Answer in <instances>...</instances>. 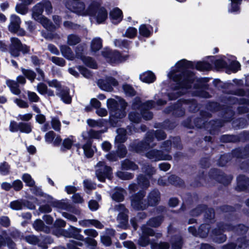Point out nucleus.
Instances as JSON below:
<instances>
[{
    "mask_svg": "<svg viewBox=\"0 0 249 249\" xmlns=\"http://www.w3.org/2000/svg\"><path fill=\"white\" fill-rule=\"evenodd\" d=\"M193 67L192 62L183 59L177 63L168 74L170 79L176 83V85L172 87V92L168 94L170 100L175 99L186 93L191 88L195 77L187 69Z\"/></svg>",
    "mask_w": 249,
    "mask_h": 249,
    "instance_id": "nucleus-1",
    "label": "nucleus"
},
{
    "mask_svg": "<svg viewBox=\"0 0 249 249\" xmlns=\"http://www.w3.org/2000/svg\"><path fill=\"white\" fill-rule=\"evenodd\" d=\"M65 5L67 8L78 15L93 17L98 23H103L107 17V12L105 8L95 0H92L87 9L85 8L84 2L82 1H67Z\"/></svg>",
    "mask_w": 249,
    "mask_h": 249,
    "instance_id": "nucleus-2",
    "label": "nucleus"
},
{
    "mask_svg": "<svg viewBox=\"0 0 249 249\" xmlns=\"http://www.w3.org/2000/svg\"><path fill=\"white\" fill-rule=\"evenodd\" d=\"M166 137V134L162 130L149 131L146 133L143 140L138 142H132L130 145L129 149L137 153L143 152L149 148H153L157 145V143L154 142L155 137L158 141H160L165 139Z\"/></svg>",
    "mask_w": 249,
    "mask_h": 249,
    "instance_id": "nucleus-3",
    "label": "nucleus"
},
{
    "mask_svg": "<svg viewBox=\"0 0 249 249\" xmlns=\"http://www.w3.org/2000/svg\"><path fill=\"white\" fill-rule=\"evenodd\" d=\"M107 106L111 114L110 123L113 126H116L118 119L124 118L126 115L125 108L127 104L123 100L118 102L111 98L107 100Z\"/></svg>",
    "mask_w": 249,
    "mask_h": 249,
    "instance_id": "nucleus-4",
    "label": "nucleus"
},
{
    "mask_svg": "<svg viewBox=\"0 0 249 249\" xmlns=\"http://www.w3.org/2000/svg\"><path fill=\"white\" fill-rule=\"evenodd\" d=\"M45 203V205L40 206L39 211L41 213H49L52 209V207H55L58 209L65 210L77 215L81 213L80 208L75 204L77 203Z\"/></svg>",
    "mask_w": 249,
    "mask_h": 249,
    "instance_id": "nucleus-5",
    "label": "nucleus"
},
{
    "mask_svg": "<svg viewBox=\"0 0 249 249\" xmlns=\"http://www.w3.org/2000/svg\"><path fill=\"white\" fill-rule=\"evenodd\" d=\"M154 101L149 100L142 104L139 98H136L133 102L132 107L134 109H138L144 119L149 120L153 118V113L148 110L154 107Z\"/></svg>",
    "mask_w": 249,
    "mask_h": 249,
    "instance_id": "nucleus-6",
    "label": "nucleus"
},
{
    "mask_svg": "<svg viewBox=\"0 0 249 249\" xmlns=\"http://www.w3.org/2000/svg\"><path fill=\"white\" fill-rule=\"evenodd\" d=\"M10 42L11 43L9 45V52L11 56L18 57L20 55V52H21L23 54L29 53V47L26 45L22 44L18 38L11 37Z\"/></svg>",
    "mask_w": 249,
    "mask_h": 249,
    "instance_id": "nucleus-7",
    "label": "nucleus"
},
{
    "mask_svg": "<svg viewBox=\"0 0 249 249\" xmlns=\"http://www.w3.org/2000/svg\"><path fill=\"white\" fill-rule=\"evenodd\" d=\"M44 9L47 14L52 13L53 7L49 1H42L34 6L32 9L33 18L36 20L40 19Z\"/></svg>",
    "mask_w": 249,
    "mask_h": 249,
    "instance_id": "nucleus-8",
    "label": "nucleus"
},
{
    "mask_svg": "<svg viewBox=\"0 0 249 249\" xmlns=\"http://www.w3.org/2000/svg\"><path fill=\"white\" fill-rule=\"evenodd\" d=\"M60 234L67 238H72L79 241H84V236L80 234L82 229L70 225L67 230L61 229L59 230Z\"/></svg>",
    "mask_w": 249,
    "mask_h": 249,
    "instance_id": "nucleus-9",
    "label": "nucleus"
},
{
    "mask_svg": "<svg viewBox=\"0 0 249 249\" xmlns=\"http://www.w3.org/2000/svg\"><path fill=\"white\" fill-rule=\"evenodd\" d=\"M145 156L153 161L159 160H170L172 156L168 153H164L163 151L156 149H151L145 153Z\"/></svg>",
    "mask_w": 249,
    "mask_h": 249,
    "instance_id": "nucleus-10",
    "label": "nucleus"
},
{
    "mask_svg": "<svg viewBox=\"0 0 249 249\" xmlns=\"http://www.w3.org/2000/svg\"><path fill=\"white\" fill-rule=\"evenodd\" d=\"M102 55L107 59V60L110 63H119L126 60L128 55H122L117 51L111 52L105 50L102 52Z\"/></svg>",
    "mask_w": 249,
    "mask_h": 249,
    "instance_id": "nucleus-11",
    "label": "nucleus"
},
{
    "mask_svg": "<svg viewBox=\"0 0 249 249\" xmlns=\"http://www.w3.org/2000/svg\"><path fill=\"white\" fill-rule=\"evenodd\" d=\"M220 210L226 213L224 216V220L229 222H235L238 219V216L235 212V208L231 206L224 205L220 207Z\"/></svg>",
    "mask_w": 249,
    "mask_h": 249,
    "instance_id": "nucleus-12",
    "label": "nucleus"
},
{
    "mask_svg": "<svg viewBox=\"0 0 249 249\" xmlns=\"http://www.w3.org/2000/svg\"><path fill=\"white\" fill-rule=\"evenodd\" d=\"M96 175L101 181L105 180L111 170V168L106 165L103 161H99L96 166Z\"/></svg>",
    "mask_w": 249,
    "mask_h": 249,
    "instance_id": "nucleus-13",
    "label": "nucleus"
},
{
    "mask_svg": "<svg viewBox=\"0 0 249 249\" xmlns=\"http://www.w3.org/2000/svg\"><path fill=\"white\" fill-rule=\"evenodd\" d=\"M118 84V81L112 77H107L105 79H100L97 82V85L100 89L108 92L113 90L112 86H116Z\"/></svg>",
    "mask_w": 249,
    "mask_h": 249,
    "instance_id": "nucleus-14",
    "label": "nucleus"
},
{
    "mask_svg": "<svg viewBox=\"0 0 249 249\" xmlns=\"http://www.w3.org/2000/svg\"><path fill=\"white\" fill-rule=\"evenodd\" d=\"M26 79L23 76L19 75L17 78V81L11 80H7L6 83L10 89L11 92L16 95H19L21 91L19 89L18 84L24 85L26 83Z\"/></svg>",
    "mask_w": 249,
    "mask_h": 249,
    "instance_id": "nucleus-15",
    "label": "nucleus"
},
{
    "mask_svg": "<svg viewBox=\"0 0 249 249\" xmlns=\"http://www.w3.org/2000/svg\"><path fill=\"white\" fill-rule=\"evenodd\" d=\"M224 231L221 227L219 223L216 224V227L213 229L211 232V235L213 240L217 243H224L227 240V236L223 233Z\"/></svg>",
    "mask_w": 249,
    "mask_h": 249,
    "instance_id": "nucleus-16",
    "label": "nucleus"
},
{
    "mask_svg": "<svg viewBox=\"0 0 249 249\" xmlns=\"http://www.w3.org/2000/svg\"><path fill=\"white\" fill-rule=\"evenodd\" d=\"M10 24L8 26V30L12 33H17L19 31L20 35H24L25 32L20 30L21 20L20 18L16 15L13 14L10 16Z\"/></svg>",
    "mask_w": 249,
    "mask_h": 249,
    "instance_id": "nucleus-17",
    "label": "nucleus"
},
{
    "mask_svg": "<svg viewBox=\"0 0 249 249\" xmlns=\"http://www.w3.org/2000/svg\"><path fill=\"white\" fill-rule=\"evenodd\" d=\"M170 243L171 249H182L184 245V239L180 234H174L171 236Z\"/></svg>",
    "mask_w": 249,
    "mask_h": 249,
    "instance_id": "nucleus-18",
    "label": "nucleus"
},
{
    "mask_svg": "<svg viewBox=\"0 0 249 249\" xmlns=\"http://www.w3.org/2000/svg\"><path fill=\"white\" fill-rule=\"evenodd\" d=\"M237 190L249 191V178L245 176L241 175L237 178Z\"/></svg>",
    "mask_w": 249,
    "mask_h": 249,
    "instance_id": "nucleus-19",
    "label": "nucleus"
},
{
    "mask_svg": "<svg viewBox=\"0 0 249 249\" xmlns=\"http://www.w3.org/2000/svg\"><path fill=\"white\" fill-rule=\"evenodd\" d=\"M61 100L66 104H70L71 102V97L70 95L69 90L67 88H61L58 90L56 93Z\"/></svg>",
    "mask_w": 249,
    "mask_h": 249,
    "instance_id": "nucleus-20",
    "label": "nucleus"
},
{
    "mask_svg": "<svg viewBox=\"0 0 249 249\" xmlns=\"http://www.w3.org/2000/svg\"><path fill=\"white\" fill-rule=\"evenodd\" d=\"M33 227L37 231H43L46 233H49L51 231L50 228L45 225L43 221L40 219H37L34 221Z\"/></svg>",
    "mask_w": 249,
    "mask_h": 249,
    "instance_id": "nucleus-21",
    "label": "nucleus"
},
{
    "mask_svg": "<svg viewBox=\"0 0 249 249\" xmlns=\"http://www.w3.org/2000/svg\"><path fill=\"white\" fill-rule=\"evenodd\" d=\"M126 194V192L124 189L116 188L111 195V197L114 201L120 202L124 200V196Z\"/></svg>",
    "mask_w": 249,
    "mask_h": 249,
    "instance_id": "nucleus-22",
    "label": "nucleus"
},
{
    "mask_svg": "<svg viewBox=\"0 0 249 249\" xmlns=\"http://www.w3.org/2000/svg\"><path fill=\"white\" fill-rule=\"evenodd\" d=\"M204 219L205 222L208 223L213 224L215 222V212L213 208H207L204 211Z\"/></svg>",
    "mask_w": 249,
    "mask_h": 249,
    "instance_id": "nucleus-23",
    "label": "nucleus"
},
{
    "mask_svg": "<svg viewBox=\"0 0 249 249\" xmlns=\"http://www.w3.org/2000/svg\"><path fill=\"white\" fill-rule=\"evenodd\" d=\"M196 126L198 128L204 127L206 129H209L211 132L212 129H215L217 126H219L217 124V122H205L204 120L201 119L198 120L197 122L196 123Z\"/></svg>",
    "mask_w": 249,
    "mask_h": 249,
    "instance_id": "nucleus-24",
    "label": "nucleus"
},
{
    "mask_svg": "<svg viewBox=\"0 0 249 249\" xmlns=\"http://www.w3.org/2000/svg\"><path fill=\"white\" fill-rule=\"evenodd\" d=\"M164 220V216L162 215H159L150 218L147 222L148 226L153 228H158Z\"/></svg>",
    "mask_w": 249,
    "mask_h": 249,
    "instance_id": "nucleus-25",
    "label": "nucleus"
},
{
    "mask_svg": "<svg viewBox=\"0 0 249 249\" xmlns=\"http://www.w3.org/2000/svg\"><path fill=\"white\" fill-rule=\"evenodd\" d=\"M110 17L112 22L114 24H117L122 20V12L118 8H115L110 11Z\"/></svg>",
    "mask_w": 249,
    "mask_h": 249,
    "instance_id": "nucleus-26",
    "label": "nucleus"
},
{
    "mask_svg": "<svg viewBox=\"0 0 249 249\" xmlns=\"http://www.w3.org/2000/svg\"><path fill=\"white\" fill-rule=\"evenodd\" d=\"M206 209V205L201 203L197 205L195 208L190 210L189 214L191 216L197 217L204 213Z\"/></svg>",
    "mask_w": 249,
    "mask_h": 249,
    "instance_id": "nucleus-27",
    "label": "nucleus"
},
{
    "mask_svg": "<svg viewBox=\"0 0 249 249\" xmlns=\"http://www.w3.org/2000/svg\"><path fill=\"white\" fill-rule=\"evenodd\" d=\"M60 49L62 54L65 57L70 60L74 59V54L69 46L66 45H62L60 47Z\"/></svg>",
    "mask_w": 249,
    "mask_h": 249,
    "instance_id": "nucleus-28",
    "label": "nucleus"
},
{
    "mask_svg": "<svg viewBox=\"0 0 249 249\" xmlns=\"http://www.w3.org/2000/svg\"><path fill=\"white\" fill-rule=\"evenodd\" d=\"M140 77L142 81L147 83L153 82L156 79L154 74L150 71L143 72L140 75Z\"/></svg>",
    "mask_w": 249,
    "mask_h": 249,
    "instance_id": "nucleus-29",
    "label": "nucleus"
},
{
    "mask_svg": "<svg viewBox=\"0 0 249 249\" xmlns=\"http://www.w3.org/2000/svg\"><path fill=\"white\" fill-rule=\"evenodd\" d=\"M132 110L128 114L129 120L134 123H139L141 120V115L139 113L140 111L138 109H134L132 107Z\"/></svg>",
    "mask_w": 249,
    "mask_h": 249,
    "instance_id": "nucleus-30",
    "label": "nucleus"
},
{
    "mask_svg": "<svg viewBox=\"0 0 249 249\" xmlns=\"http://www.w3.org/2000/svg\"><path fill=\"white\" fill-rule=\"evenodd\" d=\"M148 202H158L160 201V194L159 190L154 189L151 191L147 196Z\"/></svg>",
    "mask_w": 249,
    "mask_h": 249,
    "instance_id": "nucleus-31",
    "label": "nucleus"
},
{
    "mask_svg": "<svg viewBox=\"0 0 249 249\" xmlns=\"http://www.w3.org/2000/svg\"><path fill=\"white\" fill-rule=\"evenodd\" d=\"M83 149L86 156L88 158H91L93 155L95 147H92L91 142L89 141L86 144L83 145Z\"/></svg>",
    "mask_w": 249,
    "mask_h": 249,
    "instance_id": "nucleus-32",
    "label": "nucleus"
},
{
    "mask_svg": "<svg viewBox=\"0 0 249 249\" xmlns=\"http://www.w3.org/2000/svg\"><path fill=\"white\" fill-rule=\"evenodd\" d=\"M117 135L115 138V142L121 144L124 142L126 140V130L124 128H118L117 129Z\"/></svg>",
    "mask_w": 249,
    "mask_h": 249,
    "instance_id": "nucleus-33",
    "label": "nucleus"
},
{
    "mask_svg": "<svg viewBox=\"0 0 249 249\" xmlns=\"http://www.w3.org/2000/svg\"><path fill=\"white\" fill-rule=\"evenodd\" d=\"M159 203H131L134 209L137 211L146 210L148 207H156Z\"/></svg>",
    "mask_w": 249,
    "mask_h": 249,
    "instance_id": "nucleus-34",
    "label": "nucleus"
},
{
    "mask_svg": "<svg viewBox=\"0 0 249 249\" xmlns=\"http://www.w3.org/2000/svg\"><path fill=\"white\" fill-rule=\"evenodd\" d=\"M138 184L142 189H147L150 186L149 180L143 175L137 177Z\"/></svg>",
    "mask_w": 249,
    "mask_h": 249,
    "instance_id": "nucleus-35",
    "label": "nucleus"
},
{
    "mask_svg": "<svg viewBox=\"0 0 249 249\" xmlns=\"http://www.w3.org/2000/svg\"><path fill=\"white\" fill-rule=\"evenodd\" d=\"M210 231L209 225L201 224L198 229V235L202 238H205L208 235Z\"/></svg>",
    "mask_w": 249,
    "mask_h": 249,
    "instance_id": "nucleus-36",
    "label": "nucleus"
},
{
    "mask_svg": "<svg viewBox=\"0 0 249 249\" xmlns=\"http://www.w3.org/2000/svg\"><path fill=\"white\" fill-rule=\"evenodd\" d=\"M73 142V137L72 136L65 139L62 142L61 150L62 151H65L67 150L70 149Z\"/></svg>",
    "mask_w": 249,
    "mask_h": 249,
    "instance_id": "nucleus-37",
    "label": "nucleus"
},
{
    "mask_svg": "<svg viewBox=\"0 0 249 249\" xmlns=\"http://www.w3.org/2000/svg\"><path fill=\"white\" fill-rule=\"evenodd\" d=\"M249 230V227L243 224H239L235 225L234 232L238 235H243L246 234Z\"/></svg>",
    "mask_w": 249,
    "mask_h": 249,
    "instance_id": "nucleus-38",
    "label": "nucleus"
},
{
    "mask_svg": "<svg viewBox=\"0 0 249 249\" xmlns=\"http://www.w3.org/2000/svg\"><path fill=\"white\" fill-rule=\"evenodd\" d=\"M122 167L124 170H135L138 168V166L134 162L128 160H125L122 161Z\"/></svg>",
    "mask_w": 249,
    "mask_h": 249,
    "instance_id": "nucleus-39",
    "label": "nucleus"
},
{
    "mask_svg": "<svg viewBox=\"0 0 249 249\" xmlns=\"http://www.w3.org/2000/svg\"><path fill=\"white\" fill-rule=\"evenodd\" d=\"M172 110H173V113L178 116H182L184 114V110L181 107L178 106L177 107H171L165 110L166 113H169Z\"/></svg>",
    "mask_w": 249,
    "mask_h": 249,
    "instance_id": "nucleus-40",
    "label": "nucleus"
},
{
    "mask_svg": "<svg viewBox=\"0 0 249 249\" xmlns=\"http://www.w3.org/2000/svg\"><path fill=\"white\" fill-rule=\"evenodd\" d=\"M168 182L175 186H182L184 185L183 181L179 177L171 175L168 178Z\"/></svg>",
    "mask_w": 249,
    "mask_h": 249,
    "instance_id": "nucleus-41",
    "label": "nucleus"
},
{
    "mask_svg": "<svg viewBox=\"0 0 249 249\" xmlns=\"http://www.w3.org/2000/svg\"><path fill=\"white\" fill-rule=\"evenodd\" d=\"M151 249H169L170 244L167 242L160 241V243L152 242L151 243Z\"/></svg>",
    "mask_w": 249,
    "mask_h": 249,
    "instance_id": "nucleus-42",
    "label": "nucleus"
},
{
    "mask_svg": "<svg viewBox=\"0 0 249 249\" xmlns=\"http://www.w3.org/2000/svg\"><path fill=\"white\" fill-rule=\"evenodd\" d=\"M102 47V40L100 38H94L91 43V49L93 52L99 50Z\"/></svg>",
    "mask_w": 249,
    "mask_h": 249,
    "instance_id": "nucleus-43",
    "label": "nucleus"
},
{
    "mask_svg": "<svg viewBox=\"0 0 249 249\" xmlns=\"http://www.w3.org/2000/svg\"><path fill=\"white\" fill-rule=\"evenodd\" d=\"M80 41V38L76 35L71 34L68 36L67 44L70 46L75 45Z\"/></svg>",
    "mask_w": 249,
    "mask_h": 249,
    "instance_id": "nucleus-44",
    "label": "nucleus"
},
{
    "mask_svg": "<svg viewBox=\"0 0 249 249\" xmlns=\"http://www.w3.org/2000/svg\"><path fill=\"white\" fill-rule=\"evenodd\" d=\"M38 20L40 21L41 24L47 30L52 31L54 29V26L52 24V22L46 18L41 17Z\"/></svg>",
    "mask_w": 249,
    "mask_h": 249,
    "instance_id": "nucleus-45",
    "label": "nucleus"
},
{
    "mask_svg": "<svg viewBox=\"0 0 249 249\" xmlns=\"http://www.w3.org/2000/svg\"><path fill=\"white\" fill-rule=\"evenodd\" d=\"M142 235L149 237L153 236L155 234V231L151 228L148 227L146 225H143L141 227Z\"/></svg>",
    "mask_w": 249,
    "mask_h": 249,
    "instance_id": "nucleus-46",
    "label": "nucleus"
},
{
    "mask_svg": "<svg viewBox=\"0 0 249 249\" xmlns=\"http://www.w3.org/2000/svg\"><path fill=\"white\" fill-rule=\"evenodd\" d=\"M145 192L143 191L139 192L138 193L132 195L130 197V200L132 202H140L144 198Z\"/></svg>",
    "mask_w": 249,
    "mask_h": 249,
    "instance_id": "nucleus-47",
    "label": "nucleus"
},
{
    "mask_svg": "<svg viewBox=\"0 0 249 249\" xmlns=\"http://www.w3.org/2000/svg\"><path fill=\"white\" fill-rule=\"evenodd\" d=\"M18 128L21 132L25 133H29L32 129L30 123H18Z\"/></svg>",
    "mask_w": 249,
    "mask_h": 249,
    "instance_id": "nucleus-48",
    "label": "nucleus"
},
{
    "mask_svg": "<svg viewBox=\"0 0 249 249\" xmlns=\"http://www.w3.org/2000/svg\"><path fill=\"white\" fill-rule=\"evenodd\" d=\"M199 198L196 194H186L182 197V201L186 202H194L199 201Z\"/></svg>",
    "mask_w": 249,
    "mask_h": 249,
    "instance_id": "nucleus-49",
    "label": "nucleus"
},
{
    "mask_svg": "<svg viewBox=\"0 0 249 249\" xmlns=\"http://www.w3.org/2000/svg\"><path fill=\"white\" fill-rule=\"evenodd\" d=\"M212 172H213L215 173L214 175H211V176L215 179L218 180V181H220L224 185H228L229 184L230 180L225 181L224 179L225 178V176L223 175H218V171L217 170L213 169V171H212Z\"/></svg>",
    "mask_w": 249,
    "mask_h": 249,
    "instance_id": "nucleus-50",
    "label": "nucleus"
},
{
    "mask_svg": "<svg viewBox=\"0 0 249 249\" xmlns=\"http://www.w3.org/2000/svg\"><path fill=\"white\" fill-rule=\"evenodd\" d=\"M21 71L23 75L32 82L34 81L36 76V74L34 71L30 70L21 68Z\"/></svg>",
    "mask_w": 249,
    "mask_h": 249,
    "instance_id": "nucleus-51",
    "label": "nucleus"
},
{
    "mask_svg": "<svg viewBox=\"0 0 249 249\" xmlns=\"http://www.w3.org/2000/svg\"><path fill=\"white\" fill-rule=\"evenodd\" d=\"M142 170L149 176L153 175L156 172V170L154 167H152L151 165L148 163H145L143 165Z\"/></svg>",
    "mask_w": 249,
    "mask_h": 249,
    "instance_id": "nucleus-52",
    "label": "nucleus"
},
{
    "mask_svg": "<svg viewBox=\"0 0 249 249\" xmlns=\"http://www.w3.org/2000/svg\"><path fill=\"white\" fill-rule=\"evenodd\" d=\"M196 67L199 71H208L211 69V65L205 62H199L196 63Z\"/></svg>",
    "mask_w": 249,
    "mask_h": 249,
    "instance_id": "nucleus-53",
    "label": "nucleus"
},
{
    "mask_svg": "<svg viewBox=\"0 0 249 249\" xmlns=\"http://www.w3.org/2000/svg\"><path fill=\"white\" fill-rule=\"evenodd\" d=\"M82 60L84 63L87 66L93 69L97 68V64L92 58L90 57H84Z\"/></svg>",
    "mask_w": 249,
    "mask_h": 249,
    "instance_id": "nucleus-54",
    "label": "nucleus"
},
{
    "mask_svg": "<svg viewBox=\"0 0 249 249\" xmlns=\"http://www.w3.org/2000/svg\"><path fill=\"white\" fill-rule=\"evenodd\" d=\"M27 6L22 3L17 4L15 7L16 11L21 15H25L28 12V8Z\"/></svg>",
    "mask_w": 249,
    "mask_h": 249,
    "instance_id": "nucleus-55",
    "label": "nucleus"
},
{
    "mask_svg": "<svg viewBox=\"0 0 249 249\" xmlns=\"http://www.w3.org/2000/svg\"><path fill=\"white\" fill-rule=\"evenodd\" d=\"M22 180L26 183L27 185L30 187L35 186V182L28 174H24L22 176Z\"/></svg>",
    "mask_w": 249,
    "mask_h": 249,
    "instance_id": "nucleus-56",
    "label": "nucleus"
},
{
    "mask_svg": "<svg viewBox=\"0 0 249 249\" xmlns=\"http://www.w3.org/2000/svg\"><path fill=\"white\" fill-rule=\"evenodd\" d=\"M123 89L124 92L127 96H133L135 95V91L130 85L124 84L123 86Z\"/></svg>",
    "mask_w": 249,
    "mask_h": 249,
    "instance_id": "nucleus-57",
    "label": "nucleus"
},
{
    "mask_svg": "<svg viewBox=\"0 0 249 249\" xmlns=\"http://www.w3.org/2000/svg\"><path fill=\"white\" fill-rule=\"evenodd\" d=\"M88 246L91 249H95L97 245V241L93 238L87 237L84 238V241Z\"/></svg>",
    "mask_w": 249,
    "mask_h": 249,
    "instance_id": "nucleus-58",
    "label": "nucleus"
},
{
    "mask_svg": "<svg viewBox=\"0 0 249 249\" xmlns=\"http://www.w3.org/2000/svg\"><path fill=\"white\" fill-rule=\"evenodd\" d=\"M117 176L120 178L124 180H129L134 177V175L132 173L122 171L118 172Z\"/></svg>",
    "mask_w": 249,
    "mask_h": 249,
    "instance_id": "nucleus-59",
    "label": "nucleus"
},
{
    "mask_svg": "<svg viewBox=\"0 0 249 249\" xmlns=\"http://www.w3.org/2000/svg\"><path fill=\"white\" fill-rule=\"evenodd\" d=\"M49 59L56 65L60 67L64 66L66 63L65 60L61 57L53 56L50 57Z\"/></svg>",
    "mask_w": 249,
    "mask_h": 249,
    "instance_id": "nucleus-60",
    "label": "nucleus"
},
{
    "mask_svg": "<svg viewBox=\"0 0 249 249\" xmlns=\"http://www.w3.org/2000/svg\"><path fill=\"white\" fill-rule=\"evenodd\" d=\"M211 61L217 68H222L228 66V64L222 59L214 60V58L212 57Z\"/></svg>",
    "mask_w": 249,
    "mask_h": 249,
    "instance_id": "nucleus-61",
    "label": "nucleus"
},
{
    "mask_svg": "<svg viewBox=\"0 0 249 249\" xmlns=\"http://www.w3.org/2000/svg\"><path fill=\"white\" fill-rule=\"evenodd\" d=\"M150 244V238L149 237L142 235L138 240V244L142 247H145Z\"/></svg>",
    "mask_w": 249,
    "mask_h": 249,
    "instance_id": "nucleus-62",
    "label": "nucleus"
},
{
    "mask_svg": "<svg viewBox=\"0 0 249 249\" xmlns=\"http://www.w3.org/2000/svg\"><path fill=\"white\" fill-rule=\"evenodd\" d=\"M137 30L134 27H129L126 31L124 34L123 35L124 36L128 38H133L137 34Z\"/></svg>",
    "mask_w": 249,
    "mask_h": 249,
    "instance_id": "nucleus-63",
    "label": "nucleus"
},
{
    "mask_svg": "<svg viewBox=\"0 0 249 249\" xmlns=\"http://www.w3.org/2000/svg\"><path fill=\"white\" fill-rule=\"evenodd\" d=\"M25 240L27 243L30 244L36 245L40 241L39 239L36 235H28L26 237Z\"/></svg>",
    "mask_w": 249,
    "mask_h": 249,
    "instance_id": "nucleus-64",
    "label": "nucleus"
}]
</instances>
